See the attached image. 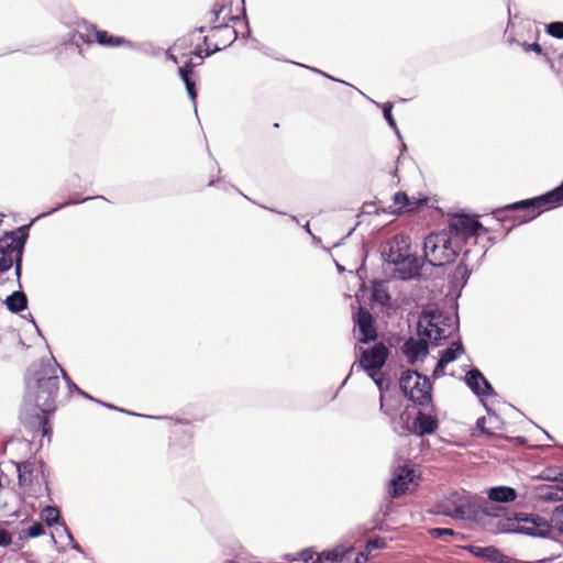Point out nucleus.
<instances>
[{"mask_svg": "<svg viewBox=\"0 0 563 563\" xmlns=\"http://www.w3.org/2000/svg\"><path fill=\"white\" fill-rule=\"evenodd\" d=\"M481 404L483 405L486 413L489 416L490 418V422H493V418L496 419V420H499V416L496 413V411L486 402V400L484 399V397H482L479 399Z\"/></svg>", "mask_w": 563, "mask_h": 563, "instance_id": "nucleus-50", "label": "nucleus"}, {"mask_svg": "<svg viewBox=\"0 0 563 563\" xmlns=\"http://www.w3.org/2000/svg\"><path fill=\"white\" fill-rule=\"evenodd\" d=\"M422 263L416 254H409V258L399 268H394V275L400 280L408 282L421 276Z\"/></svg>", "mask_w": 563, "mask_h": 563, "instance_id": "nucleus-21", "label": "nucleus"}, {"mask_svg": "<svg viewBox=\"0 0 563 563\" xmlns=\"http://www.w3.org/2000/svg\"><path fill=\"white\" fill-rule=\"evenodd\" d=\"M36 220L32 219L29 223L22 224L11 231H5L3 236L0 239L1 249L5 250L9 256L12 258V265L14 268L22 266L23 254L25 245L30 235V229Z\"/></svg>", "mask_w": 563, "mask_h": 563, "instance_id": "nucleus-11", "label": "nucleus"}, {"mask_svg": "<svg viewBox=\"0 0 563 563\" xmlns=\"http://www.w3.org/2000/svg\"><path fill=\"white\" fill-rule=\"evenodd\" d=\"M416 380L413 382V384H411L410 386V389L412 390V395H413V398H418L419 395H420V390L423 389V380L422 379H418V377H415Z\"/></svg>", "mask_w": 563, "mask_h": 563, "instance_id": "nucleus-51", "label": "nucleus"}, {"mask_svg": "<svg viewBox=\"0 0 563 563\" xmlns=\"http://www.w3.org/2000/svg\"><path fill=\"white\" fill-rule=\"evenodd\" d=\"M393 201L396 208L389 207V213L394 216H401L405 213H419L429 202L427 196L419 198L409 197L405 191H397L393 196Z\"/></svg>", "mask_w": 563, "mask_h": 563, "instance_id": "nucleus-15", "label": "nucleus"}, {"mask_svg": "<svg viewBox=\"0 0 563 563\" xmlns=\"http://www.w3.org/2000/svg\"><path fill=\"white\" fill-rule=\"evenodd\" d=\"M430 341L433 340L427 339L424 336H418L417 339L410 336L407 340H405L400 350L410 365H415L418 361L423 360L429 354Z\"/></svg>", "mask_w": 563, "mask_h": 563, "instance_id": "nucleus-16", "label": "nucleus"}, {"mask_svg": "<svg viewBox=\"0 0 563 563\" xmlns=\"http://www.w3.org/2000/svg\"><path fill=\"white\" fill-rule=\"evenodd\" d=\"M487 497L490 501L497 504H510L517 499L518 493L511 486L499 485L487 489Z\"/></svg>", "mask_w": 563, "mask_h": 563, "instance_id": "nucleus-23", "label": "nucleus"}, {"mask_svg": "<svg viewBox=\"0 0 563 563\" xmlns=\"http://www.w3.org/2000/svg\"><path fill=\"white\" fill-rule=\"evenodd\" d=\"M79 27H82L86 33L79 31H71L67 34V38L64 42L66 48L75 47L79 55L84 56V49L81 47L82 44L90 45L92 44V40L90 38V34L93 35L95 42L103 47H121L125 46L129 48H134L135 44L130 40H126L124 36L114 35L106 30L98 29L95 24L81 20L78 23Z\"/></svg>", "mask_w": 563, "mask_h": 563, "instance_id": "nucleus-4", "label": "nucleus"}, {"mask_svg": "<svg viewBox=\"0 0 563 563\" xmlns=\"http://www.w3.org/2000/svg\"><path fill=\"white\" fill-rule=\"evenodd\" d=\"M59 526H62V527H63V530H64V532H65V534H66L67 539L69 540V542H74V537H73V534H71V532H70V530H69V528H68L64 522H62Z\"/></svg>", "mask_w": 563, "mask_h": 563, "instance_id": "nucleus-59", "label": "nucleus"}, {"mask_svg": "<svg viewBox=\"0 0 563 563\" xmlns=\"http://www.w3.org/2000/svg\"><path fill=\"white\" fill-rule=\"evenodd\" d=\"M221 49H222V47H220L218 44L213 45V47L207 46V48L205 49V57H209V56L220 52Z\"/></svg>", "mask_w": 563, "mask_h": 563, "instance_id": "nucleus-57", "label": "nucleus"}, {"mask_svg": "<svg viewBox=\"0 0 563 563\" xmlns=\"http://www.w3.org/2000/svg\"><path fill=\"white\" fill-rule=\"evenodd\" d=\"M563 206V180L553 189L532 198L518 200L493 211L494 218L499 222L512 220L514 224L507 230L508 234L516 224H525L545 211Z\"/></svg>", "mask_w": 563, "mask_h": 563, "instance_id": "nucleus-2", "label": "nucleus"}, {"mask_svg": "<svg viewBox=\"0 0 563 563\" xmlns=\"http://www.w3.org/2000/svg\"><path fill=\"white\" fill-rule=\"evenodd\" d=\"M409 258V254L406 255L404 253H401L400 251L397 252V254H395L394 257H385V262L388 263L389 265H393L395 268H399L400 266L404 265V263Z\"/></svg>", "mask_w": 563, "mask_h": 563, "instance_id": "nucleus-44", "label": "nucleus"}, {"mask_svg": "<svg viewBox=\"0 0 563 563\" xmlns=\"http://www.w3.org/2000/svg\"><path fill=\"white\" fill-rule=\"evenodd\" d=\"M445 508L453 509V505H450L448 503V496H445L443 500H441L440 503L437 504L435 510H442Z\"/></svg>", "mask_w": 563, "mask_h": 563, "instance_id": "nucleus-58", "label": "nucleus"}, {"mask_svg": "<svg viewBox=\"0 0 563 563\" xmlns=\"http://www.w3.org/2000/svg\"><path fill=\"white\" fill-rule=\"evenodd\" d=\"M446 365H448V363L439 356V360L435 363V366L432 372V377L434 380L444 376Z\"/></svg>", "mask_w": 563, "mask_h": 563, "instance_id": "nucleus-47", "label": "nucleus"}, {"mask_svg": "<svg viewBox=\"0 0 563 563\" xmlns=\"http://www.w3.org/2000/svg\"><path fill=\"white\" fill-rule=\"evenodd\" d=\"M60 368L55 358H42L32 363L24 373L19 420L29 432H40L48 439L53 434L51 418L57 410L60 386L57 369Z\"/></svg>", "mask_w": 563, "mask_h": 563, "instance_id": "nucleus-1", "label": "nucleus"}, {"mask_svg": "<svg viewBox=\"0 0 563 563\" xmlns=\"http://www.w3.org/2000/svg\"><path fill=\"white\" fill-rule=\"evenodd\" d=\"M461 549L467 551L475 558L489 561L493 563H511V559L505 555L498 548L494 545L478 547L473 544H466L461 547Z\"/></svg>", "mask_w": 563, "mask_h": 563, "instance_id": "nucleus-20", "label": "nucleus"}, {"mask_svg": "<svg viewBox=\"0 0 563 563\" xmlns=\"http://www.w3.org/2000/svg\"><path fill=\"white\" fill-rule=\"evenodd\" d=\"M45 534V529L43 525L38 521L33 522L26 530H22L20 534V540H27L38 538Z\"/></svg>", "mask_w": 563, "mask_h": 563, "instance_id": "nucleus-33", "label": "nucleus"}, {"mask_svg": "<svg viewBox=\"0 0 563 563\" xmlns=\"http://www.w3.org/2000/svg\"><path fill=\"white\" fill-rule=\"evenodd\" d=\"M450 234L461 242L465 243L472 236H475L479 231L488 232L477 216H471L464 211L454 213L449 221Z\"/></svg>", "mask_w": 563, "mask_h": 563, "instance_id": "nucleus-12", "label": "nucleus"}, {"mask_svg": "<svg viewBox=\"0 0 563 563\" xmlns=\"http://www.w3.org/2000/svg\"><path fill=\"white\" fill-rule=\"evenodd\" d=\"M482 497L462 490H453L448 495V503L453 509L433 510L435 515H442L455 520H466L478 526Z\"/></svg>", "mask_w": 563, "mask_h": 563, "instance_id": "nucleus-6", "label": "nucleus"}, {"mask_svg": "<svg viewBox=\"0 0 563 563\" xmlns=\"http://www.w3.org/2000/svg\"><path fill=\"white\" fill-rule=\"evenodd\" d=\"M4 305L11 313H21L27 309V296L21 289L14 290L9 296H7Z\"/></svg>", "mask_w": 563, "mask_h": 563, "instance_id": "nucleus-25", "label": "nucleus"}, {"mask_svg": "<svg viewBox=\"0 0 563 563\" xmlns=\"http://www.w3.org/2000/svg\"><path fill=\"white\" fill-rule=\"evenodd\" d=\"M192 54L197 57H199L200 59H203L205 58V53L202 54V49H201V46L200 45H197L192 52Z\"/></svg>", "mask_w": 563, "mask_h": 563, "instance_id": "nucleus-62", "label": "nucleus"}, {"mask_svg": "<svg viewBox=\"0 0 563 563\" xmlns=\"http://www.w3.org/2000/svg\"><path fill=\"white\" fill-rule=\"evenodd\" d=\"M60 374H62V377L63 379L65 380L66 385H67V388L69 390V393H76L77 395L81 396L82 398L85 399H88V400H95V397H92L91 395H89L88 393H86L85 390H82L80 388V386H77L73 380L71 378L68 376V374L64 371V368L62 367L60 368Z\"/></svg>", "mask_w": 563, "mask_h": 563, "instance_id": "nucleus-34", "label": "nucleus"}, {"mask_svg": "<svg viewBox=\"0 0 563 563\" xmlns=\"http://www.w3.org/2000/svg\"><path fill=\"white\" fill-rule=\"evenodd\" d=\"M376 385L380 394H385L391 386V379L382 371L366 374Z\"/></svg>", "mask_w": 563, "mask_h": 563, "instance_id": "nucleus-31", "label": "nucleus"}, {"mask_svg": "<svg viewBox=\"0 0 563 563\" xmlns=\"http://www.w3.org/2000/svg\"><path fill=\"white\" fill-rule=\"evenodd\" d=\"M93 199L107 200V198L104 196H101V195L87 196V197H82V198H69V199L65 200L64 202H60V203L56 205L51 210L45 211V212L38 214L37 217L34 218V220H38V219H42V218L49 217V216L54 214L55 212H57V211H59V210H62V209H64L66 207L76 206V205L84 203L86 201L93 200Z\"/></svg>", "mask_w": 563, "mask_h": 563, "instance_id": "nucleus-27", "label": "nucleus"}, {"mask_svg": "<svg viewBox=\"0 0 563 563\" xmlns=\"http://www.w3.org/2000/svg\"><path fill=\"white\" fill-rule=\"evenodd\" d=\"M507 517H512V515H508V507L482 497L478 522L479 527L492 533L501 534L503 532L496 531V523Z\"/></svg>", "mask_w": 563, "mask_h": 563, "instance_id": "nucleus-13", "label": "nucleus"}, {"mask_svg": "<svg viewBox=\"0 0 563 563\" xmlns=\"http://www.w3.org/2000/svg\"><path fill=\"white\" fill-rule=\"evenodd\" d=\"M178 75L185 86L194 81L191 78L192 74L184 71V69H178Z\"/></svg>", "mask_w": 563, "mask_h": 563, "instance_id": "nucleus-55", "label": "nucleus"}, {"mask_svg": "<svg viewBox=\"0 0 563 563\" xmlns=\"http://www.w3.org/2000/svg\"><path fill=\"white\" fill-rule=\"evenodd\" d=\"M545 33L552 37L563 40V22L555 21L545 25Z\"/></svg>", "mask_w": 563, "mask_h": 563, "instance_id": "nucleus-39", "label": "nucleus"}, {"mask_svg": "<svg viewBox=\"0 0 563 563\" xmlns=\"http://www.w3.org/2000/svg\"><path fill=\"white\" fill-rule=\"evenodd\" d=\"M227 8V4H219L216 3L213 8L211 9L212 19L210 21L211 23V31H228L233 34V38L224 46L228 47L232 45L239 37V32L235 29H230L228 22H224L222 24L216 25V22L219 20L220 14L223 12V10Z\"/></svg>", "mask_w": 563, "mask_h": 563, "instance_id": "nucleus-26", "label": "nucleus"}, {"mask_svg": "<svg viewBox=\"0 0 563 563\" xmlns=\"http://www.w3.org/2000/svg\"><path fill=\"white\" fill-rule=\"evenodd\" d=\"M397 252H398V251H396V250L394 249V246H390V247H389V250H388V252H387V251H385V252L383 253V257H384V258H385V257H388V256L394 257V256H395V254H397Z\"/></svg>", "mask_w": 563, "mask_h": 563, "instance_id": "nucleus-64", "label": "nucleus"}, {"mask_svg": "<svg viewBox=\"0 0 563 563\" xmlns=\"http://www.w3.org/2000/svg\"><path fill=\"white\" fill-rule=\"evenodd\" d=\"M464 352V346L459 338L456 341H453L448 347L439 352V356L444 360L448 364L456 361L461 354Z\"/></svg>", "mask_w": 563, "mask_h": 563, "instance_id": "nucleus-29", "label": "nucleus"}, {"mask_svg": "<svg viewBox=\"0 0 563 563\" xmlns=\"http://www.w3.org/2000/svg\"><path fill=\"white\" fill-rule=\"evenodd\" d=\"M430 405L431 410L429 412L418 409L415 417H411L407 411L401 412L400 420L405 421V427L402 431H398V429L395 428V432L401 438L408 435L423 438L424 435L435 433L440 427V420L435 413L433 404L431 402Z\"/></svg>", "mask_w": 563, "mask_h": 563, "instance_id": "nucleus-9", "label": "nucleus"}, {"mask_svg": "<svg viewBox=\"0 0 563 563\" xmlns=\"http://www.w3.org/2000/svg\"><path fill=\"white\" fill-rule=\"evenodd\" d=\"M415 471L408 465H398L389 482L388 494L393 499L399 498L412 483Z\"/></svg>", "mask_w": 563, "mask_h": 563, "instance_id": "nucleus-18", "label": "nucleus"}, {"mask_svg": "<svg viewBox=\"0 0 563 563\" xmlns=\"http://www.w3.org/2000/svg\"><path fill=\"white\" fill-rule=\"evenodd\" d=\"M93 401L99 404V405H101V406H103V407H106V408H108V409L115 410V411H119V412H123V413H126L129 416L142 417V418H148V419H161L162 418V417H155V416H147V415L136 413V412L130 411L128 409L117 407L113 404L106 402L103 400L97 399V398H95Z\"/></svg>", "mask_w": 563, "mask_h": 563, "instance_id": "nucleus-37", "label": "nucleus"}, {"mask_svg": "<svg viewBox=\"0 0 563 563\" xmlns=\"http://www.w3.org/2000/svg\"><path fill=\"white\" fill-rule=\"evenodd\" d=\"M330 551L332 552L335 563H343L346 556L354 552V548L352 545L339 544L330 549Z\"/></svg>", "mask_w": 563, "mask_h": 563, "instance_id": "nucleus-36", "label": "nucleus"}, {"mask_svg": "<svg viewBox=\"0 0 563 563\" xmlns=\"http://www.w3.org/2000/svg\"><path fill=\"white\" fill-rule=\"evenodd\" d=\"M9 521H0V547L7 548L13 542V534L8 531Z\"/></svg>", "mask_w": 563, "mask_h": 563, "instance_id": "nucleus-38", "label": "nucleus"}, {"mask_svg": "<svg viewBox=\"0 0 563 563\" xmlns=\"http://www.w3.org/2000/svg\"><path fill=\"white\" fill-rule=\"evenodd\" d=\"M553 478L555 479L556 483H559L558 485L563 486V470H559L558 472H555V476Z\"/></svg>", "mask_w": 563, "mask_h": 563, "instance_id": "nucleus-61", "label": "nucleus"}, {"mask_svg": "<svg viewBox=\"0 0 563 563\" xmlns=\"http://www.w3.org/2000/svg\"><path fill=\"white\" fill-rule=\"evenodd\" d=\"M471 251L466 250L463 253V258L459 265L454 268L453 273L449 276V284L452 291L460 297L463 288L467 285L471 277L472 271L465 264V260L468 257Z\"/></svg>", "mask_w": 563, "mask_h": 563, "instance_id": "nucleus-19", "label": "nucleus"}, {"mask_svg": "<svg viewBox=\"0 0 563 563\" xmlns=\"http://www.w3.org/2000/svg\"><path fill=\"white\" fill-rule=\"evenodd\" d=\"M475 430L488 438L496 437V433L493 431V429L486 427V418L485 417L477 418V420L475 422Z\"/></svg>", "mask_w": 563, "mask_h": 563, "instance_id": "nucleus-40", "label": "nucleus"}, {"mask_svg": "<svg viewBox=\"0 0 563 563\" xmlns=\"http://www.w3.org/2000/svg\"><path fill=\"white\" fill-rule=\"evenodd\" d=\"M423 258L433 267H442L455 261L460 247H454L452 238L445 232L430 233L423 243Z\"/></svg>", "mask_w": 563, "mask_h": 563, "instance_id": "nucleus-8", "label": "nucleus"}, {"mask_svg": "<svg viewBox=\"0 0 563 563\" xmlns=\"http://www.w3.org/2000/svg\"><path fill=\"white\" fill-rule=\"evenodd\" d=\"M377 107H379L382 109V112H383V117L384 119L386 120L387 124L393 129V130H397V122L393 115V108H394V103L390 102V101H387V102H384V103H378V102H375L373 101Z\"/></svg>", "mask_w": 563, "mask_h": 563, "instance_id": "nucleus-35", "label": "nucleus"}, {"mask_svg": "<svg viewBox=\"0 0 563 563\" xmlns=\"http://www.w3.org/2000/svg\"><path fill=\"white\" fill-rule=\"evenodd\" d=\"M316 554L317 553L314 552L313 548H305L296 553V558L301 560L303 563H317V560H313Z\"/></svg>", "mask_w": 563, "mask_h": 563, "instance_id": "nucleus-43", "label": "nucleus"}, {"mask_svg": "<svg viewBox=\"0 0 563 563\" xmlns=\"http://www.w3.org/2000/svg\"><path fill=\"white\" fill-rule=\"evenodd\" d=\"M178 75L185 86L194 81L191 78L192 74L184 71V69H178Z\"/></svg>", "mask_w": 563, "mask_h": 563, "instance_id": "nucleus-56", "label": "nucleus"}, {"mask_svg": "<svg viewBox=\"0 0 563 563\" xmlns=\"http://www.w3.org/2000/svg\"><path fill=\"white\" fill-rule=\"evenodd\" d=\"M244 24H245V31H244V33L242 34V37H243V38H249V37H251V35H252V30H251V26H250V22H249V20H246V22H245Z\"/></svg>", "mask_w": 563, "mask_h": 563, "instance_id": "nucleus-60", "label": "nucleus"}, {"mask_svg": "<svg viewBox=\"0 0 563 563\" xmlns=\"http://www.w3.org/2000/svg\"><path fill=\"white\" fill-rule=\"evenodd\" d=\"M371 301L384 309H393V297L384 280L373 279L371 285Z\"/></svg>", "mask_w": 563, "mask_h": 563, "instance_id": "nucleus-22", "label": "nucleus"}, {"mask_svg": "<svg viewBox=\"0 0 563 563\" xmlns=\"http://www.w3.org/2000/svg\"><path fill=\"white\" fill-rule=\"evenodd\" d=\"M353 321L358 330V342L368 344L377 340L376 322L369 310L360 306L353 313Z\"/></svg>", "mask_w": 563, "mask_h": 563, "instance_id": "nucleus-14", "label": "nucleus"}, {"mask_svg": "<svg viewBox=\"0 0 563 563\" xmlns=\"http://www.w3.org/2000/svg\"><path fill=\"white\" fill-rule=\"evenodd\" d=\"M317 563H335L330 549L317 553Z\"/></svg>", "mask_w": 563, "mask_h": 563, "instance_id": "nucleus-48", "label": "nucleus"}, {"mask_svg": "<svg viewBox=\"0 0 563 563\" xmlns=\"http://www.w3.org/2000/svg\"><path fill=\"white\" fill-rule=\"evenodd\" d=\"M386 548V540L382 537H376L366 542L365 551L371 554L373 550H380Z\"/></svg>", "mask_w": 563, "mask_h": 563, "instance_id": "nucleus-42", "label": "nucleus"}, {"mask_svg": "<svg viewBox=\"0 0 563 563\" xmlns=\"http://www.w3.org/2000/svg\"><path fill=\"white\" fill-rule=\"evenodd\" d=\"M360 355L357 357V363H354L351 366L349 375L342 382L340 389L346 384L350 377L353 374L354 368L357 371H363L366 374L373 372H379L386 365L387 360L389 357L390 351L383 342H376L374 345L368 347H360Z\"/></svg>", "mask_w": 563, "mask_h": 563, "instance_id": "nucleus-10", "label": "nucleus"}, {"mask_svg": "<svg viewBox=\"0 0 563 563\" xmlns=\"http://www.w3.org/2000/svg\"><path fill=\"white\" fill-rule=\"evenodd\" d=\"M549 525L551 527V532L556 530L560 534L563 536V504L556 506L550 516Z\"/></svg>", "mask_w": 563, "mask_h": 563, "instance_id": "nucleus-32", "label": "nucleus"}, {"mask_svg": "<svg viewBox=\"0 0 563 563\" xmlns=\"http://www.w3.org/2000/svg\"><path fill=\"white\" fill-rule=\"evenodd\" d=\"M428 533L433 539H441L443 537H453V536H455V531L453 529L440 528V527L429 529Z\"/></svg>", "mask_w": 563, "mask_h": 563, "instance_id": "nucleus-41", "label": "nucleus"}, {"mask_svg": "<svg viewBox=\"0 0 563 563\" xmlns=\"http://www.w3.org/2000/svg\"><path fill=\"white\" fill-rule=\"evenodd\" d=\"M199 64L197 63H194L192 59H188L184 63L183 66H179L178 69H184V71L186 73H189V74H194V69L196 66H198Z\"/></svg>", "mask_w": 563, "mask_h": 563, "instance_id": "nucleus-53", "label": "nucleus"}, {"mask_svg": "<svg viewBox=\"0 0 563 563\" xmlns=\"http://www.w3.org/2000/svg\"><path fill=\"white\" fill-rule=\"evenodd\" d=\"M185 88H186V92L188 95V98L192 101L195 114L197 115V103H196V99H197V96H198L197 84L194 80L192 82L186 85Z\"/></svg>", "mask_w": 563, "mask_h": 563, "instance_id": "nucleus-46", "label": "nucleus"}, {"mask_svg": "<svg viewBox=\"0 0 563 563\" xmlns=\"http://www.w3.org/2000/svg\"><path fill=\"white\" fill-rule=\"evenodd\" d=\"M227 19H228V22H232V23H238L240 21H244V23H245L246 20H249L246 7H245V0H241L240 13L236 15H228Z\"/></svg>", "mask_w": 563, "mask_h": 563, "instance_id": "nucleus-45", "label": "nucleus"}, {"mask_svg": "<svg viewBox=\"0 0 563 563\" xmlns=\"http://www.w3.org/2000/svg\"><path fill=\"white\" fill-rule=\"evenodd\" d=\"M41 518L47 527L60 525V512L56 506L46 505L42 512Z\"/></svg>", "mask_w": 563, "mask_h": 563, "instance_id": "nucleus-30", "label": "nucleus"}, {"mask_svg": "<svg viewBox=\"0 0 563 563\" xmlns=\"http://www.w3.org/2000/svg\"><path fill=\"white\" fill-rule=\"evenodd\" d=\"M521 46L525 52H534L538 55L543 54L542 46L538 42H533V43L523 42V43H521Z\"/></svg>", "mask_w": 563, "mask_h": 563, "instance_id": "nucleus-49", "label": "nucleus"}, {"mask_svg": "<svg viewBox=\"0 0 563 563\" xmlns=\"http://www.w3.org/2000/svg\"><path fill=\"white\" fill-rule=\"evenodd\" d=\"M536 496L545 503L562 501L563 504V486L562 485H539L536 487Z\"/></svg>", "mask_w": 563, "mask_h": 563, "instance_id": "nucleus-24", "label": "nucleus"}, {"mask_svg": "<svg viewBox=\"0 0 563 563\" xmlns=\"http://www.w3.org/2000/svg\"><path fill=\"white\" fill-rule=\"evenodd\" d=\"M283 559L287 562H295L298 561V558H296V553H287L283 555Z\"/></svg>", "mask_w": 563, "mask_h": 563, "instance_id": "nucleus-63", "label": "nucleus"}, {"mask_svg": "<svg viewBox=\"0 0 563 563\" xmlns=\"http://www.w3.org/2000/svg\"><path fill=\"white\" fill-rule=\"evenodd\" d=\"M466 386L481 399L482 397L495 396L496 391L481 369L472 367L464 377Z\"/></svg>", "mask_w": 563, "mask_h": 563, "instance_id": "nucleus-17", "label": "nucleus"}, {"mask_svg": "<svg viewBox=\"0 0 563 563\" xmlns=\"http://www.w3.org/2000/svg\"><path fill=\"white\" fill-rule=\"evenodd\" d=\"M555 472L556 471H554V470L548 468V470H544L539 477L544 481L555 482L554 478H551V477L555 476Z\"/></svg>", "mask_w": 563, "mask_h": 563, "instance_id": "nucleus-54", "label": "nucleus"}, {"mask_svg": "<svg viewBox=\"0 0 563 563\" xmlns=\"http://www.w3.org/2000/svg\"><path fill=\"white\" fill-rule=\"evenodd\" d=\"M400 393L418 407L432 402L433 386L430 378L415 369H405L398 382Z\"/></svg>", "mask_w": 563, "mask_h": 563, "instance_id": "nucleus-7", "label": "nucleus"}, {"mask_svg": "<svg viewBox=\"0 0 563 563\" xmlns=\"http://www.w3.org/2000/svg\"><path fill=\"white\" fill-rule=\"evenodd\" d=\"M459 330V316L452 318L448 312L439 308L424 309L417 322V335L432 339L439 343L450 338Z\"/></svg>", "mask_w": 563, "mask_h": 563, "instance_id": "nucleus-3", "label": "nucleus"}, {"mask_svg": "<svg viewBox=\"0 0 563 563\" xmlns=\"http://www.w3.org/2000/svg\"><path fill=\"white\" fill-rule=\"evenodd\" d=\"M16 473H18V483L20 486H25L32 483V474L34 472V462L31 461H21L13 462Z\"/></svg>", "mask_w": 563, "mask_h": 563, "instance_id": "nucleus-28", "label": "nucleus"}, {"mask_svg": "<svg viewBox=\"0 0 563 563\" xmlns=\"http://www.w3.org/2000/svg\"><path fill=\"white\" fill-rule=\"evenodd\" d=\"M496 531L523 534L532 538L548 539L551 536L549 521L533 512L515 511L496 523Z\"/></svg>", "mask_w": 563, "mask_h": 563, "instance_id": "nucleus-5", "label": "nucleus"}, {"mask_svg": "<svg viewBox=\"0 0 563 563\" xmlns=\"http://www.w3.org/2000/svg\"><path fill=\"white\" fill-rule=\"evenodd\" d=\"M366 260H367V252H365L363 260H362V264L355 272L360 279H363L366 276V273H367Z\"/></svg>", "mask_w": 563, "mask_h": 563, "instance_id": "nucleus-52", "label": "nucleus"}]
</instances>
